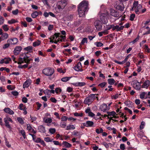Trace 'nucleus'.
Segmentation results:
<instances>
[{
	"mask_svg": "<svg viewBox=\"0 0 150 150\" xmlns=\"http://www.w3.org/2000/svg\"><path fill=\"white\" fill-rule=\"evenodd\" d=\"M4 111L6 113H8L10 115H13L14 113V112L9 108H5L4 109Z\"/></svg>",
	"mask_w": 150,
	"mask_h": 150,
	"instance_id": "17",
	"label": "nucleus"
},
{
	"mask_svg": "<svg viewBox=\"0 0 150 150\" xmlns=\"http://www.w3.org/2000/svg\"><path fill=\"white\" fill-rule=\"evenodd\" d=\"M22 50V47L20 46H17L16 47L13 51V53L16 55L19 54Z\"/></svg>",
	"mask_w": 150,
	"mask_h": 150,
	"instance_id": "10",
	"label": "nucleus"
},
{
	"mask_svg": "<svg viewBox=\"0 0 150 150\" xmlns=\"http://www.w3.org/2000/svg\"><path fill=\"white\" fill-rule=\"evenodd\" d=\"M4 19L1 16H0V25L2 24L4 22Z\"/></svg>",
	"mask_w": 150,
	"mask_h": 150,
	"instance_id": "50",
	"label": "nucleus"
},
{
	"mask_svg": "<svg viewBox=\"0 0 150 150\" xmlns=\"http://www.w3.org/2000/svg\"><path fill=\"white\" fill-rule=\"evenodd\" d=\"M109 15V13L108 12L102 13L100 15V18L103 23L105 24L107 23V18Z\"/></svg>",
	"mask_w": 150,
	"mask_h": 150,
	"instance_id": "6",
	"label": "nucleus"
},
{
	"mask_svg": "<svg viewBox=\"0 0 150 150\" xmlns=\"http://www.w3.org/2000/svg\"><path fill=\"white\" fill-rule=\"evenodd\" d=\"M17 120L18 122L21 124H23L24 123L23 120L21 117H18L17 118Z\"/></svg>",
	"mask_w": 150,
	"mask_h": 150,
	"instance_id": "35",
	"label": "nucleus"
},
{
	"mask_svg": "<svg viewBox=\"0 0 150 150\" xmlns=\"http://www.w3.org/2000/svg\"><path fill=\"white\" fill-rule=\"evenodd\" d=\"M139 39V36H138L134 40H133L132 42H131L130 43H132L133 44H134L135 42L137 41Z\"/></svg>",
	"mask_w": 150,
	"mask_h": 150,
	"instance_id": "56",
	"label": "nucleus"
},
{
	"mask_svg": "<svg viewBox=\"0 0 150 150\" xmlns=\"http://www.w3.org/2000/svg\"><path fill=\"white\" fill-rule=\"evenodd\" d=\"M114 7L117 10L122 11L124 10V7L123 4L120 3V4H117V3H116Z\"/></svg>",
	"mask_w": 150,
	"mask_h": 150,
	"instance_id": "8",
	"label": "nucleus"
},
{
	"mask_svg": "<svg viewBox=\"0 0 150 150\" xmlns=\"http://www.w3.org/2000/svg\"><path fill=\"white\" fill-rule=\"evenodd\" d=\"M27 125V129L30 131L32 128L29 124H28Z\"/></svg>",
	"mask_w": 150,
	"mask_h": 150,
	"instance_id": "57",
	"label": "nucleus"
},
{
	"mask_svg": "<svg viewBox=\"0 0 150 150\" xmlns=\"http://www.w3.org/2000/svg\"><path fill=\"white\" fill-rule=\"evenodd\" d=\"M54 72V69L50 68H45L42 71L43 73L48 76H51Z\"/></svg>",
	"mask_w": 150,
	"mask_h": 150,
	"instance_id": "5",
	"label": "nucleus"
},
{
	"mask_svg": "<svg viewBox=\"0 0 150 150\" xmlns=\"http://www.w3.org/2000/svg\"><path fill=\"white\" fill-rule=\"evenodd\" d=\"M23 56H24V62L27 64H29L30 61L32 60V59H28V57H27L25 54H23Z\"/></svg>",
	"mask_w": 150,
	"mask_h": 150,
	"instance_id": "14",
	"label": "nucleus"
},
{
	"mask_svg": "<svg viewBox=\"0 0 150 150\" xmlns=\"http://www.w3.org/2000/svg\"><path fill=\"white\" fill-rule=\"evenodd\" d=\"M95 44L98 47H101L103 45V44L100 42H96Z\"/></svg>",
	"mask_w": 150,
	"mask_h": 150,
	"instance_id": "46",
	"label": "nucleus"
},
{
	"mask_svg": "<svg viewBox=\"0 0 150 150\" xmlns=\"http://www.w3.org/2000/svg\"><path fill=\"white\" fill-rule=\"evenodd\" d=\"M54 143V144L55 145H59L60 146H62V144H60L59 142L58 141H53Z\"/></svg>",
	"mask_w": 150,
	"mask_h": 150,
	"instance_id": "52",
	"label": "nucleus"
},
{
	"mask_svg": "<svg viewBox=\"0 0 150 150\" xmlns=\"http://www.w3.org/2000/svg\"><path fill=\"white\" fill-rule=\"evenodd\" d=\"M71 78V77H63L61 79V81L63 82H67L69 81Z\"/></svg>",
	"mask_w": 150,
	"mask_h": 150,
	"instance_id": "31",
	"label": "nucleus"
},
{
	"mask_svg": "<svg viewBox=\"0 0 150 150\" xmlns=\"http://www.w3.org/2000/svg\"><path fill=\"white\" fill-rule=\"evenodd\" d=\"M67 4V0H60L57 3L56 7L59 11H62L65 8Z\"/></svg>",
	"mask_w": 150,
	"mask_h": 150,
	"instance_id": "2",
	"label": "nucleus"
},
{
	"mask_svg": "<svg viewBox=\"0 0 150 150\" xmlns=\"http://www.w3.org/2000/svg\"><path fill=\"white\" fill-rule=\"evenodd\" d=\"M74 115L76 116H81V117L83 115V114L81 113H75L74 114Z\"/></svg>",
	"mask_w": 150,
	"mask_h": 150,
	"instance_id": "51",
	"label": "nucleus"
},
{
	"mask_svg": "<svg viewBox=\"0 0 150 150\" xmlns=\"http://www.w3.org/2000/svg\"><path fill=\"white\" fill-rule=\"evenodd\" d=\"M88 3L86 1L83 0L81 2L78 6V12L80 17L84 16L85 12L88 10Z\"/></svg>",
	"mask_w": 150,
	"mask_h": 150,
	"instance_id": "1",
	"label": "nucleus"
},
{
	"mask_svg": "<svg viewBox=\"0 0 150 150\" xmlns=\"http://www.w3.org/2000/svg\"><path fill=\"white\" fill-rule=\"evenodd\" d=\"M106 84V83L104 82L99 84L98 86H100L102 88L104 87L105 86Z\"/></svg>",
	"mask_w": 150,
	"mask_h": 150,
	"instance_id": "61",
	"label": "nucleus"
},
{
	"mask_svg": "<svg viewBox=\"0 0 150 150\" xmlns=\"http://www.w3.org/2000/svg\"><path fill=\"white\" fill-rule=\"evenodd\" d=\"M62 144L67 148H69L71 146V144L66 141L63 142Z\"/></svg>",
	"mask_w": 150,
	"mask_h": 150,
	"instance_id": "23",
	"label": "nucleus"
},
{
	"mask_svg": "<svg viewBox=\"0 0 150 150\" xmlns=\"http://www.w3.org/2000/svg\"><path fill=\"white\" fill-rule=\"evenodd\" d=\"M135 16V14H132L131 15L130 18V20L131 21H133L134 20V18Z\"/></svg>",
	"mask_w": 150,
	"mask_h": 150,
	"instance_id": "47",
	"label": "nucleus"
},
{
	"mask_svg": "<svg viewBox=\"0 0 150 150\" xmlns=\"http://www.w3.org/2000/svg\"><path fill=\"white\" fill-rule=\"evenodd\" d=\"M4 59H5V63L6 64L8 63L9 62L11 61V59L9 58H5Z\"/></svg>",
	"mask_w": 150,
	"mask_h": 150,
	"instance_id": "39",
	"label": "nucleus"
},
{
	"mask_svg": "<svg viewBox=\"0 0 150 150\" xmlns=\"http://www.w3.org/2000/svg\"><path fill=\"white\" fill-rule=\"evenodd\" d=\"M100 109L103 112H105L107 110V105L105 103L103 104L100 106Z\"/></svg>",
	"mask_w": 150,
	"mask_h": 150,
	"instance_id": "16",
	"label": "nucleus"
},
{
	"mask_svg": "<svg viewBox=\"0 0 150 150\" xmlns=\"http://www.w3.org/2000/svg\"><path fill=\"white\" fill-rule=\"evenodd\" d=\"M27 21L28 22H30L32 21V18L30 17H27L26 18Z\"/></svg>",
	"mask_w": 150,
	"mask_h": 150,
	"instance_id": "60",
	"label": "nucleus"
},
{
	"mask_svg": "<svg viewBox=\"0 0 150 150\" xmlns=\"http://www.w3.org/2000/svg\"><path fill=\"white\" fill-rule=\"evenodd\" d=\"M19 133H20L23 136L24 139H25L26 138V137L25 135V131L23 129L19 130Z\"/></svg>",
	"mask_w": 150,
	"mask_h": 150,
	"instance_id": "22",
	"label": "nucleus"
},
{
	"mask_svg": "<svg viewBox=\"0 0 150 150\" xmlns=\"http://www.w3.org/2000/svg\"><path fill=\"white\" fill-rule=\"evenodd\" d=\"M11 93L14 96H17L18 95V92L16 91H13Z\"/></svg>",
	"mask_w": 150,
	"mask_h": 150,
	"instance_id": "58",
	"label": "nucleus"
},
{
	"mask_svg": "<svg viewBox=\"0 0 150 150\" xmlns=\"http://www.w3.org/2000/svg\"><path fill=\"white\" fill-rule=\"evenodd\" d=\"M108 83L111 85L114 84L115 82V81L113 79H108Z\"/></svg>",
	"mask_w": 150,
	"mask_h": 150,
	"instance_id": "26",
	"label": "nucleus"
},
{
	"mask_svg": "<svg viewBox=\"0 0 150 150\" xmlns=\"http://www.w3.org/2000/svg\"><path fill=\"white\" fill-rule=\"evenodd\" d=\"M22 57H20L18 59V64H21L22 63H24V56H23V55H22Z\"/></svg>",
	"mask_w": 150,
	"mask_h": 150,
	"instance_id": "24",
	"label": "nucleus"
},
{
	"mask_svg": "<svg viewBox=\"0 0 150 150\" xmlns=\"http://www.w3.org/2000/svg\"><path fill=\"white\" fill-rule=\"evenodd\" d=\"M33 49V47L32 46H29L24 48V50L28 52H30Z\"/></svg>",
	"mask_w": 150,
	"mask_h": 150,
	"instance_id": "36",
	"label": "nucleus"
},
{
	"mask_svg": "<svg viewBox=\"0 0 150 150\" xmlns=\"http://www.w3.org/2000/svg\"><path fill=\"white\" fill-rule=\"evenodd\" d=\"M4 121L5 123L6 126L9 129L11 128V127L10 125L9 124V122L8 121H7L6 120H4Z\"/></svg>",
	"mask_w": 150,
	"mask_h": 150,
	"instance_id": "42",
	"label": "nucleus"
},
{
	"mask_svg": "<svg viewBox=\"0 0 150 150\" xmlns=\"http://www.w3.org/2000/svg\"><path fill=\"white\" fill-rule=\"evenodd\" d=\"M6 120L7 121H10L11 122H12L13 121L12 119L10 117H6L4 118V120Z\"/></svg>",
	"mask_w": 150,
	"mask_h": 150,
	"instance_id": "49",
	"label": "nucleus"
},
{
	"mask_svg": "<svg viewBox=\"0 0 150 150\" xmlns=\"http://www.w3.org/2000/svg\"><path fill=\"white\" fill-rule=\"evenodd\" d=\"M82 66L81 63L80 62L78 63L77 65L74 67V69L75 71H83L82 69H81Z\"/></svg>",
	"mask_w": 150,
	"mask_h": 150,
	"instance_id": "11",
	"label": "nucleus"
},
{
	"mask_svg": "<svg viewBox=\"0 0 150 150\" xmlns=\"http://www.w3.org/2000/svg\"><path fill=\"white\" fill-rule=\"evenodd\" d=\"M56 129L55 128H50L49 129V132L51 134H53L56 132Z\"/></svg>",
	"mask_w": 150,
	"mask_h": 150,
	"instance_id": "38",
	"label": "nucleus"
},
{
	"mask_svg": "<svg viewBox=\"0 0 150 150\" xmlns=\"http://www.w3.org/2000/svg\"><path fill=\"white\" fill-rule=\"evenodd\" d=\"M2 40H3L7 39L8 37V35L6 33L3 34L2 35Z\"/></svg>",
	"mask_w": 150,
	"mask_h": 150,
	"instance_id": "30",
	"label": "nucleus"
},
{
	"mask_svg": "<svg viewBox=\"0 0 150 150\" xmlns=\"http://www.w3.org/2000/svg\"><path fill=\"white\" fill-rule=\"evenodd\" d=\"M53 139L51 140L50 137H47L45 138L44 140L47 142H52Z\"/></svg>",
	"mask_w": 150,
	"mask_h": 150,
	"instance_id": "45",
	"label": "nucleus"
},
{
	"mask_svg": "<svg viewBox=\"0 0 150 150\" xmlns=\"http://www.w3.org/2000/svg\"><path fill=\"white\" fill-rule=\"evenodd\" d=\"M83 125L86 127H91L94 124V123L93 121H87L86 122L83 123Z\"/></svg>",
	"mask_w": 150,
	"mask_h": 150,
	"instance_id": "13",
	"label": "nucleus"
},
{
	"mask_svg": "<svg viewBox=\"0 0 150 150\" xmlns=\"http://www.w3.org/2000/svg\"><path fill=\"white\" fill-rule=\"evenodd\" d=\"M18 9H16L15 10L13 11L12 12L13 14L15 15H16L18 14Z\"/></svg>",
	"mask_w": 150,
	"mask_h": 150,
	"instance_id": "54",
	"label": "nucleus"
},
{
	"mask_svg": "<svg viewBox=\"0 0 150 150\" xmlns=\"http://www.w3.org/2000/svg\"><path fill=\"white\" fill-rule=\"evenodd\" d=\"M2 27L4 30L6 31H7L9 30V28L8 27V25H3Z\"/></svg>",
	"mask_w": 150,
	"mask_h": 150,
	"instance_id": "43",
	"label": "nucleus"
},
{
	"mask_svg": "<svg viewBox=\"0 0 150 150\" xmlns=\"http://www.w3.org/2000/svg\"><path fill=\"white\" fill-rule=\"evenodd\" d=\"M94 25L98 31H100L102 28V23L99 20H96L94 23Z\"/></svg>",
	"mask_w": 150,
	"mask_h": 150,
	"instance_id": "7",
	"label": "nucleus"
},
{
	"mask_svg": "<svg viewBox=\"0 0 150 150\" xmlns=\"http://www.w3.org/2000/svg\"><path fill=\"white\" fill-rule=\"evenodd\" d=\"M124 28V26H121L119 27V26L118 25H116V30L117 31H120L121 30H122Z\"/></svg>",
	"mask_w": 150,
	"mask_h": 150,
	"instance_id": "27",
	"label": "nucleus"
},
{
	"mask_svg": "<svg viewBox=\"0 0 150 150\" xmlns=\"http://www.w3.org/2000/svg\"><path fill=\"white\" fill-rule=\"evenodd\" d=\"M41 140L40 138H38L36 139H35L34 141L36 143H40Z\"/></svg>",
	"mask_w": 150,
	"mask_h": 150,
	"instance_id": "59",
	"label": "nucleus"
},
{
	"mask_svg": "<svg viewBox=\"0 0 150 150\" xmlns=\"http://www.w3.org/2000/svg\"><path fill=\"white\" fill-rule=\"evenodd\" d=\"M107 114L108 115L114 116L116 114V113L114 111H112L111 112H107Z\"/></svg>",
	"mask_w": 150,
	"mask_h": 150,
	"instance_id": "41",
	"label": "nucleus"
},
{
	"mask_svg": "<svg viewBox=\"0 0 150 150\" xmlns=\"http://www.w3.org/2000/svg\"><path fill=\"white\" fill-rule=\"evenodd\" d=\"M31 83V80L30 79L27 80L23 84V88H27L30 85Z\"/></svg>",
	"mask_w": 150,
	"mask_h": 150,
	"instance_id": "15",
	"label": "nucleus"
},
{
	"mask_svg": "<svg viewBox=\"0 0 150 150\" xmlns=\"http://www.w3.org/2000/svg\"><path fill=\"white\" fill-rule=\"evenodd\" d=\"M44 121L46 123H50L52 122V119L50 118H48L44 119Z\"/></svg>",
	"mask_w": 150,
	"mask_h": 150,
	"instance_id": "34",
	"label": "nucleus"
},
{
	"mask_svg": "<svg viewBox=\"0 0 150 150\" xmlns=\"http://www.w3.org/2000/svg\"><path fill=\"white\" fill-rule=\"evenodd\" d=\"M73 85L76 86H82L86 85V83L83 82H78L73 83Z\"/></svg>",
	"mask_w": 150,
	"mask_h": 150,
	"instance_id": "20",
	"label": "nucleus"
},
{
	"mask_svg": "<svg viewBox=\"0 0 150 150\" xmlns=\"http://www.w3.org/2000/svg\"><path fill=\"white\" fill-rule=\"evenodd\" d=\"M8 41H9L11 44H15L18 42V40L17 38H15L8 40Z\"/></svg>",
	"mask_w": 150,
	"mask_h": 150,
	"instance_id": "18",
	"label": "nucleus"
},
{
	"mask_svg": "<svg viewBox=\"0 0 150 150\" xmlns=\"http://www.w3.org/2000/svg\"><path fill=\"white\" fill-rule=\"evenodd\" d=\"M96 98V94H91L85 99L84 103L86 104L89 105L91 104L95 99Z\"/></svg>",
	"mask_w": 150,
	"mask_h": 150,
	"instance_id": "3",
	"label": "nucleus"
},
{
	"mask_svg": "<svg viewBox=\"0 0 150 150\" xmlns=\"http://www.w3.org/2000/svg\"><path fill=\"white\" fill-rule=\"evenodd\" d=\"M146 94V93L145 92H143L140 95V98L142 99H143L144 98L145 94Z\"/></svg>",
	"mask_w": 150,
	"mask_h": 150,
	"instance_id": "44",
	"label": "nucleus"
},
{
	"mask_svg": "<svg viewBox=\"0 0 150 150\" xmlns=\"http://www.w3.org/2000/svg\"><path fill=\"white\" fill-rule=\"evenodd\" d=\"M102 145H104L105 146L106 148H108L109 147L108 146V144H107L105 142H104L101 144Z\"/></svg>",
	"mask_w": 150,
	"mask_h": 150,
	"instance_id": "62",
	"label": "nucleus"
},
{
	"mask_svg": "<svg viewBox=\"0 0 150 150\" xmlns=\"http://www.w3.org/2000/svg\"><path fill=\"white\" fill-rule=\"evenodd\" d=\"M119 95L118 94H116L115 95H113L112 96L111 98L114 99H117Z\"/></svg>",
	"mask_w": 150,
	"mask_h": 150,
	"instance_id": "48",
	"label": "nucleus"
},
{
	"mask_svg": "<svg viewBox=\"0 0 150 150\" xmlns=\"http://www.w3.org/2000/svg\"><path fill=\"white\" fill-rule=\"evenodd\" d=\"M110 14L115 17H120V15L119 13L118 12L116 11L115 10L112 9H110Z\"/></svg>",
	"mask_w": 150,
	"mask_h": 150,
	"instance_id": "9",
	"label": "nucleus"
},
{
	"mask_svg": "<svg viewBox=\"0 0 150 150\" xmlns=\"http://www.w3.org/2000/svg\"><path fill=\"white\" fill-rule=\"evenodd\" d=\"M66 123L65 122H62L60 123V126L62 128H65L66 126Z\"/></svg>",
	"mask_w": 150,
	"mask_h": 150,
	"instance_id": "37",
	"label": "nucleus"
},
{
	"mask_svg": "<svg viewBox=\"0 0 150 150\" xmlns=\"http://www.w3.org/2000/svg\"><path fill=\"white\" fill-rule=\"evenodd\" d=\"M38 15V12L36 11L31 14V16L33 18H34L37 17Z\"/></svg>",
	"mask_w": 150,
	"mask_h": 150,
	"instance_id": "29",
	"label": "nucleus"
},
{
	"mask_svg": "<svg viewBox=\"0 0 150 150\" xmlns=\"http://www.w3.org/2000/svg\"><path fill=\"white\" fill-rule=\"evenodd\" d=\"M75 127L73 125H70L67 126L66 127V129L67 130H70L71 129H74Z\"/></svg>",
	"mask_w": 150,
	"mask_h": 150,
	"instance_id": "25",
	"label": "nucleus"
},
{
	"mask_svg": "<svg viewBox=\"0 0 150 150\" xmlns=\"http://www.w3.org/2000/svg\"><path fill=\"white\" fill-rule=\"evenodd\" d=\"M50 100L52 102L54 103H56L57 101L56 99L54 98H51Z\"/></svg>",
	"mask_w": 150,
	"mask_h": 150,
	"instance_id": "63",
	"label": "nucleus"
},
{
	"mask_svg": "<svg viewBox=\"0 0 150 150\" xmlns=\"http://www.w3.org/2000/svg\"><path fill=\"white\" fill-rule=\"evenodd\" d=\"M40 41L39 40L38 41H37L34 42L33 43V46L35 47L38 46L40 45Z\"/></svg>",
	"mask_w": 150,
	"mask_h": 150,
	"instance_id": "33",
	"label": "nucleus"
},
{
	"mask_svg": "<svg viewBox=\"0 0 150 150\" xmlns=\"http://www.w3.org/2000/svg\"><path fill=\"white\" fill-rule=\"evenodd\" d=\"M133 87L136 89L139 90L140 88V84L137 81H134L132 84Z\"/></svg>",
	"mask_w": 150,
	"mask_h": 150,
	"instance_id": "12",
	"label": "nucleus"
},
{
	"mask_svg": "<svg viewBox=\"0 0 150 150\" xmlns=\"http://www.w3.org/2000/svg\"><path fill=\"white\" fill-rule=\"evenodd\" d=\"M68 118L66 116H63L61 118V120L62 121H67Z\"/></svg>",
	"mask_w": 150,
	"mask_h": 150,
	"instance_id": "55",
	"label": "nucleus"
},
{
	"mask_svg": "<svg viewBox=\"0 0 150 150\" xmlns=\"http://www.w3.org/2000/svg\"><path fill=\"white\" fill-rule=\"evenodd\" d=\"M87 38H84L82 39L81 43H80L81 45H84L85 43H87Z\"/></svg>",
	"mask_w": 150,
	"mask_h": 150,
	"instance_id": "32",
	"label": "nucleus"
},
{
	"mask_svg": "<svg viewBox=\"0 0 150 150\" xmlns=\"http://www.w3.org/2000/svg\"><path fill=\"white\" fill-rule=\"evenodd\" d=\"M17 21H16L15 19H12L11 20L8 21V23L9 24H12L13 23H15L16 22H17Z\"/></svg>",
	"mask_w": 150,
	"mask_h": 150,
	"instance_id": "40",
	"label": "nucleus"
},
{
	"mask_svg": "<svg viewBox=\"0 0 150 150\" xmlns=\"http://www.w3.org/2000/svg\"><path fill=\"white\" fill-rule=\"evenodd\" d=\"M61 89L59 88H57L55 89V92L57 93H58L59 92H61Z\"/></svg>",
	"mask_w": 150,
	"mask_h": 150,
	"instance_id": "64",
	"label": "nucleus"
},
{
	"mask_svg": "<svg viewBox=\"0 0 150 150\" xmlns=\"http://www.w3.org/2000/svg\"><path fill=\"white\" fill-rule=\"evenodd\" d=\"M150 84V81L149 80L146 81L144 83L143 85H142V87L143 88H147Z\"/></svg>",
	"mask_w": 150,
	"mask_h": 150,
	"instance_id": "21",
	"label": "nucleus"
},
{
	"mask_svg": "<svg viewBox=\"0 0 150 150\" xmlns=\"http://www.w3.org/2000/svg\"><path fill=\"white\" fill-rule=\"evenodd\" d=\"M60 33H54V36L53 37V40H56L57 38L59 37V35H60Z\"/></svg>",
	"mask_w": 150,
	"mask_h": 150,
	"instance_id": "28",
	"label": "nucleus"
},
{
	"mask_svg": "<svg viewBox=\"0 0 150 150\" xmlns=\"http://www.w3.org/2000/svg\"><path fill=\"white\" fill-rule=\"evenodd\" d=\"M120 149L122 150H124L125 149V145L124 144H121L120 146Z\"/></svg>",
	"mask_w": 150,
	"mask_h": 150,
	"instance_id": "53",
	"label": "nucleus"
},
{
	"mask_svg": "<svg viewBox=\"0 0 150 150\" xmlns=\"http://www.w3.org/2000/svg\"><path fill=\"white\" fill-rule=\"evenodd\" d=\"M134 8H135V12L136 14H139L141 12V9L142 8V6L140 4H138V1H134L133 5Z\"/></svg>",
	"mask_w": 150,
	"mask_h": 150,
	"instance_id": "4",
	"label": "nucleus"
},
{
	"mask_svg": "<svg viewBox=\"0 0 150 150\" xmlns=\"http://www.w3.org/2000/svg\"><path fill=\"white\" fill-rule=\"evenodd\" d=\"M38 130L41 133H45L46 130L45 127L43 125H40L38 127Z\"/></svg>",
	"mask_w": 150,
	"mask_h": 150,
	"instance_id": "19",
	"label": "nucleus"
}]
</instances>
